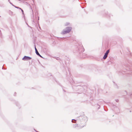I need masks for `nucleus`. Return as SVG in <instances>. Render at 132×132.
Returning <instances> with one entry per match:
<instances>
[{
	"instance_id": "1",
	"label": "nucleus",
	"mask_w": 132,
	"mask_h": 132,
	"mask_svg": "<svg viewBox=\"0 0 132 132\" xmlns=\"http://www.w3.org/2000/svg\"><path fill=\"white\" fill-rule=\"evenodd\" d=\"M77 120H78L79 125L78 126L77 124L75 125V127H77V129H79L82 128L85 125L86 122L88 120V118L85 116H81L78 118Z\"/></svg>"
},
{
	"instance_id": "2",
	"label": "nucleus",
	"mask_w": 132,
	"mask_h": 132,
	"mask_svg": "<svg viewBox=\"0 0 132 132\" xmlns=\"http://www.w3.org/2000/svg\"><path fill=\"white\" fill-rule=\"evenodd\" d=\"M72 29L71 27H67L64 29L61 32V34L64 35L70 32Z\"/></svg>"
},
{
	"instance_id": "3",
	"label": "nucleus",
	"mask_w": 132,
	"mask_h": 132,
	"mask_svg": "<svg viewBox=\"0 0 132 132\" xmlns=\"http://www.w3.org/2000/svg\"><path fill=\"white\" fill-rule=\"evenodd\" d=\"M78 52L80 54L81 53H82L84 51V48L82 45L81 44H79V46L78 47Z\"/></svg>"
},
{
	"instance_id": "4",
	"label": "nucleus",
	"mask_w": 132,
	"mask_h": 132,
	"mask_svg": "<svg viewBox=\"0 0 132 132\" xmlns=\"http://www.w3.org/2000/svg\"><path fill=\"white\" fill-rule=\"evenodd\" d=\"M31 59V58L30 57L25 56L22 59V60L24 61H28L30 60Z\"/></svg>"
},
{
	"instance_id": "5",
	"label": "nucleus",
	"mask_w": 132,
	"mask_h": 132,
	"mask_svg": "<svg viewBox=\"0 0 132 132\" xmlns=\"http://www.w3.org/2000/svg\"><path fill=\"white\" fill-rule=\"evenodd\" d=\"M110 52V50H107L106 52L104 54V55L103 57V59H105L106 57H107L108 53H109Z\"/></svg>"
},
{
	"instance_id": "6",
	"label": "nucleus",
	"mask_w": 132,
	"mask_h": 132,
	"mask_svg": "<svg viewBox=\"0 0 132 132\" xmlns=\"http://www.w3.org/2000/svg\"><path fill=\"white\" fill-rule=\"evenodd\" d=\"M35 52H36V54L37 55H38V56H39L40 57H41V58H43V57H42V56L38 52V51H35Z\"/></svg>"
},
{
	"instance_id": "7",
	"label": "nucleus",
	"mask_w": 132,
	"mask_h": 132,
	"mask_svg": "<svg viewBox=\"0 0 132 132\" xmlns=\"http://www.w3.org/2000/svg\"><path fill=\"white\" fill-rule=\"evenodd\" d=\"M81 88H82V87H81V86H77L76 87V88H77V89L79 88L81 89Z\"/></svg>"
},
{
	"instance_id": "8",
	"label": "nucleus",
	"mask_w": 132,
	"mask_h": 132,
	"mask_svg": "<svg viewBox=\"0 0 132 132\" xmlns=\"http://www.w3.org/2000/svg\"><path fill=\"white\" fill-rule=\"evenodd\" d=\"M76 120L75 119H73L72 120V122H76Z\"/></svg>"
},
{
	"instance_id": "9",
	"label": "nucleus",
	"mask_w": 132,
	"mask_h": 132,
	"mask_svg": "<svg viewBox=\"0 0 132 132\" xmlns=\"http://www.w3.org/2000/svg\"><path fill=\"white\" fill-rule=\"evenodd\" d=\"M69 23L67 22L64 25L65 26H67L69 25Z\"/></svg>"
},
{
	"instance_id": "10",
	"label": "nucleus",
	"mask_w": 132,
	"mask_h": 132,
	"mask_svg": "<svg viewBox=\"0 0 132 132\" xmlns=\"http://www.w3.org/2000/svg\"><path fill=\"white\" fill-rule=\"evenodd\" d=\"M21 11L22 12V13L23 14V15H24V12H23V10L22 9H21Z\"/></svg>"
},
{
	"instance_id": "11",
	"label": "nucleus",
	"mask_w": 132,
	"mask_h": 132,
	"mask_svg": "<svg viewBox=\"0 0 132 132\" xmlns=\"http://www.w3.org/2000/svg\"><path fill=\"white\" fill-rule=\"evenodd\" d=\"M35 51H37V48H36L35 45Z\"/></svg>"
},
{
	"instance_id": "12",
	"label": "nucleus",
	"mask_w": 132,
	"mask_h": 132,
	"mask_svg": "<svg viewBox=\"0 0 132 132\" xmlns=\"http://www.w3.org/2000/svg\"><path fill=\"white\" fill-rule=\"evenodd\" d=\"M128 69L130 70H131V71H132V70H130V69L129 68H128V69H125V70H128Z\"/></svg>"
},
{
	"instance_id": "13",
	"label": "nucleus",
	"mask_w": 132,
	"mask_h": 132,
	"mask_svg": "<svg viewBox=\"0 0 132 132\" xmlns=\"http://www.w3.org/2000/svg\"><path fill=\"white\" fill-rule=\"evenodd\" d=\"M16 8H17V9H18L19 8V7H17V6H14Z\"/></svg>"
},
{
	"instance_id": "14",
	"label": "nucleus",
	"mask_w": 132,
	"mask_h": 132,
	"mask_svg": "<svg viewBox=\"0 0 132 132\" xmlns=\"http://www.w3.org/2000/svg\"><path fill=\"white\" fill-rule=\"evenodd\" d=\"M116 102H118V101H119V100H116Z\"/></svg>"
},
{
	"instance_id": "15",
	"label": "nucleus",
	"mask_w": 132,
	"mask_h": 132,
	"mask_svg": "<svg viewBox=\"0 0 132 132\" xmlns=\"http://www.w3.org/2000/svg\"><path fill=\"white\" fill-rule=\"evenodd\" d=\"M10 4H12L13 6H14V5H13L12 3H11V2H10Z\"/></svg>"
},
{
	"instance_id": "16",
	"label": "nucleus",
	"mask_w": 132,
	"mask_h": 132,
	"mask_svg": "<svg viewBox=\"0 0 132 132\" xmlns=\"http://www.w3.org/2000/svg\"><path fill=\"white\" fill-rule=\"evenodd\" d=\"M85 55V54H84H84H83V55ZM82 57H83V58H85V57H84V56H83Z\"/></svg>"
},
{
	"instance_id": "17",
	"label": "nucleus",
	"mask_w": 132,
	"mask_h": 132,
	"mask_svg": "<svg viewBox=\"0 0 132 132\" xmlns=\"http://www.w3.org/2000/svg\"><path fill=\"white\" fill-rule=\"evenodd\" d=\"M39 28L40 29V30H41V28H40V26H39Z\"/></svg>"
},
{
	"instance_id": "18",
	"label": "nucleus",
	"mask_w": 132,
	"mask_h": 132,
	"mask_svg": "<svg viewBox=\"0 0 132 132\" xmlns=\"http://www.w3.org/2000/svg\"><path fill=\"white\" fill-rule=\"evenodd\" d=\"M125 92H126V94H127V92H126V91H125Z\"/></svg>"
},
{
	"instance_id": "19",
	"label": "nucleus",
	"mask_w": 132,
	"mask_h": 132,
	"mask_svg": "<svg viewBox=\"0 0 132 132\" xmlns=\"http://www.w3.org/2000/svg\"><path fill=\"white\" fill-rule=\"evenodd\" d=\"M18 9H20L21 10V9H22L21 8L19 7V8Z\"/></svg>"
},
{
	"instance_id": "20",
	"label": "nucleus",
	"mask_w": 132,
	"mask_h": 132,
	"mask_svg": "<svg viewBox=\"0 0 132 132\" xmlns=\"http://www.w3.org/2000/svg\"><path fill=\"white\" fill-rule=\"evenodd\" d=\"M132 95V93H131V94H130L129 95Z\"/></svg>"
},
{
	"instance_id": "21",
	"label": "nucleus",
	"mask_w": 132,
	"mask_h": 132,
	"mask_svg": "<svg viewBox=\"0 0 132 132\" xmlns=\"http://www.w3.org/2000/svg\"><path fill=\"white\" fill-rule=\"evenodd\" d=\"M39 20V17H38V20Z\"/></svg>"
},
{
	"instance_id": "22",
	"label": "nucleus",
	"mask_w": 132,
	"mask_h": 132,
	"mask_svg": "<svg viewBox=\"0 0 132 132\" xmlns=\"http://www.w3.org/2000/svg\"><path fill=\"white\" fill-rule=\"evenodd\" d=\"M126 71L125 70H124L123 71L124 72H126Z\"/></svg>"
},
{
	"instance_id": "23",
	"label": "nucleus",
	"mask_w": 132,
	"mask_h": 132,
	"mask_svg": "<svg viewBox=\"0 0 132 132\" xmlns=\"http://www.w3.org/2000/svg\"><path fill=\"white\" fill-rule=\"evenodd\" d=\"M100 106H99V107H98V109H99V108H100Z\"/></svg>"
},
{
	"instance_id": "24",
	"label": "nucleus",
	"mask_w": 132,
	"mask_h": 132,
	"mask_svg": "<svg viewBox=\"0 0 132 132\" xmlns=\"http://www.w3.org/2000/svg\"><path fill=\"white\" fill-rule=\"evenodd\" d=\"M63 90H64L65 92V90H63Z\"/></svg>"
},
{
	"instance_id": "25",
	"label": "nucleus",
	"mask_w": 132,
	"mask_h": 132,
	"mask_svg": "<svg viewBox=\"0 0 132 132\" xmlns=\"http://www.w3.org/2000/svg\"><path fill=\"white\" fill-rule=\"evenodd\" d=\"M68 70L69 71V69H68Z\"/></svg>"
},
{
	"instance_id": "26",
	"label": "nucleus",
	"mask_w": 132,
	"mask_h": 132,
	"mask_svg": "<svg viewBox=\"0 0 132 132\" xmlns=\"http://www.w3.org/2000/svg\"><path fill=\"white\" fill-rule=\"evenodd\" d=\"M8 1L9 2L10 1V0H8Z\"/></svg>"
},
{
	"instance_id": "27",
	"label": "nucleus",
	"mask_w": 132,
	"mask_h": 132,
	"mask_svg": "<svg viewBox=\"0 0 132 132\" xmlns=\"http://www.w3.org/2000/svg\"><path fill=\"white\" fill-rule=\"evenodd\" d=\"M15 94H16V93L15 92Z\"/></svg>"
},
{
	"instance_id": "28",
	"label": "nucleus",
	"mask_w": 132,
	"mask_h": 132,
	"mask_svg": "<svg viewBox=\"0 0 132 132\" xmlns=\"http://www.w3.org/2000/svg\"><path fill=\"white\" fill-rule=\"evenodd\" d=\"M36 132H39L38 131H36Z\"/></svg>"
},
{
	"instance_id": "29",
	"label": "nucleus",
	"mask_w": 132,
	"mask_h": 132,
	"mask_svg": "<svg viewBox=\"0 0 132 132\" xmlns=\"http://www.w3.org/2000/svg\"><path fill=\"white\" fill-rule=\"evenodd\" d=\"M2 69H3V67H2Z\"/></svg>"
},
{
	"instance_id": "30",
	"label": "nucleus",
	"mask_w": 132,
	"mask_h": 132,
	"mask_svg": "<svg viewBox=\"0 0 132 132\" xmlns=\"http://www.w3.org/2000/svg\"><path fill=\"white\" fill-rule=\"evenodd\" d=\"M103 109H104V110H105L104 109V108H103Z\"/></svg>"
},
{
	"instance_id": "31",
	"label": "nucleus",
	"mask_w": 132,
	"mask_h": 132,
	"mask_svg": "<svg viewBox=\"0 0 132 132\" xmlns=\"http://www.w3.org/2000/svg\"><path fill=\"white\" fill-rule=\"evenodd\" d=\"M33 0V1H34V0Z\"/></svg>"
}]
</instances>
